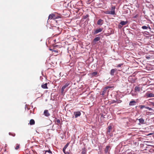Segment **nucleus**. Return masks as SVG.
Segmentation results:
<instances>
[{"label":"nucleus","instance_id":"nucleus-33","mask_svg":"<svg viewBox=\"0 0 154 154\" xmlns=\"http://www.w3.org/2000/svg\"><path fill=\"white\" fill-rule=\"evenodd\" d=\"M89 16V15H88V14H87L84 17V19H86Z\"/></svg>","mask_w":154,"mask_h":154},{"label":"nucleus","instance_id":"nucleus-24","mask_svg":"<svg viewBox=\"0 0 154 154\" xmlns=\"http://www.w3.org/2000/svg\"><path fill=\"white\" fill-rule=\"evenodd\" d=\"M86 152V151L85 150V149H83L81 152L82 154H85Z\"/></svg>","mask_w":154,"mask_h":154},{"label":"nucleus","instance_id":"nucleus-23","mask_svg":"<svg viewBox=\"0 0 154 154\" xmlns=\"http://www.w3.org/2000/svg\"><path fill=\"white\" fill-rule=\"evenodd\" d=\"M47 152L49 153L52 154V152L50 151V149L48 150L45 151V154H47Z\"/></svg>","mask_w":154,"mask_h":154},{"label":"nucleus","instance_id":"nucleus-27","mask_svg":"<svg viewBox=\"0 0 154 154\" xmlns=\"http://www.w3.org/2000/svg\"><path fill=\"white\" fill-rule=\"evenodd\" d=\"M124 64L123 63H122L121 64H119L117 65V66H116L117 67H121Z\"/></svg>","mask_w":154,"mask_h":154},{"label":"nucleus","instance_id":"nucleus-19","mask_svg":"<svg viewBox=\"0 0 154 154\" xmlns=\"http://www.w3.org/2000/svg\"><path fill=\"white\" fill-rule=\"evenodd\" d=\"M47 85V83H46L42 85L41 86L44 89H47V88H48Z\"/></svg>","mask_w":154,"mask_h":154},{"label":"nucleus","instance_id":"nucleus-31","mask_svg":"<svg viewBox=\"0 0 154 154\" xmlns=\"http://www.w3.org/2000/svg\"><path fill=\"white\" fill-rule=\"evenodd\" d=\"M66 149H64V148H63V152H64V153L65 154H68L69 153L68 152H65Z\"/></svg>","mask_w":154,"mask_h":154},{"label":"nucleus","instance_id":"nucleus-16","mask_svg":"<svg viewBox=\"0 0 154 154\" xmlns=\"http://www.w3.org/2000/svg\"><path fill=\"white\" fill-rule=\"evenodd\" d=\"M142 29H147L148 28L150 29V27L148 25L147 26H143L141 27Z\"/></svg>","mask_w":154,"mask_h":154},{"label":"nucleus","instance_id":"nucleus-26","mask_svg":"<svg viewBox=\"0 0 154 154\" xmlns=\"http://www.w3.org/2000/svg\"><path fill=\"white\" fill-rule=\"evenodd\" d=\"M145 108H146V109H148L149 111H151V110H153V109L152 108H150L148 106H146L145 107Z\"/></svg>","mask_w":154,"mask_h":154},{"label":"nucleus","instance_id":"nucleus-10","mask_svg":"<svg viewBox=\"0 0 154 154\" xmlns=\"http://www.w3.org/2000/svg\"><path fill=\"white\" fill-rule=\"evenodd\" d=\"M136 102L134 100L131 101L129 103V105L130 106H134L136 104Z\"/></svg>","mask_w":154,"mask_h":154},{"label":"nucleus","instance_id":"nucleus-29","mask_svg":"<svg viewBox=\"0 0 154 154\" xmlns=\"http://www.w3.org/2000/svg\"><path fill=\"white\" fill-rule=\"evenodd\" d=\"M140 108V109H143V108H145L146 106H145L144 105H140L139 106Z\"/></svg>","mask_w":154,"mask_h":154},{"label":"nucleus","instance_id":"nucleus-18","mask_svg":"<svg viewBox=\"0 0 154 154\" xmlns=\"http://www.w3.org/2000/svg\"><path fill=\"white\" fill-rule=\"evenodd\" d=\"M100 39V37H95L94 39V42H96L99 41Z\"/></svg>","mask_w":154,"mask_h":154},{"label":"nucleus","instance_id":"nucleus-32","mask_svg":"<svg viewBox=\"0 0 154 154\" xmlns=\"http://www.w3.org/2000/svg\"><path fill=\"white\" fill-rule=\"evenodd\" d=\"M104 13L106 14H110V11H105Z\"/></svg>","mask_w":154,"mask_h":154},{"label":"nucleus","instance_id":"nucleus-2","mask_svg":"<svg viewBox=\"0 0 154 154\" xmlns=\"http://www.w3.org/2000/svg\"><path fill=\"white\" fill-rule=\"evenodd\" d=\"M74 116H73L72 118H76L80 116L81 115V113L80 111H75L73 113Z\"/></svg>","mask_w":154,"mask_h":154},{"label":"nucleus","instance_id":"nucleus-14","mask_svg":"<svg viewBox=\"0 0 154 154\" xmlns=\"http://www.w3.org/2000/svg\"><path fill=\"white\" fill-rule=\"evenodd\" d=\"M128 23V21H121L120 23V24L122 26H124L126 24H127Z\"/></svg>","mask_w":154,"mask_h":154},{"label":"nucleus","instance_id":"nucleus-11","mask_svg":"<svg viewBox=\"0 0 154 154\" xmlns=\"http://www.w3.org/2000/svg\"><path fill=\"white\" fill-rule=\"evenodd\" d=\"M117 71L116 69H112L110 71V74L111 75H114V72Z\"/></svg>","mask_w":154,"mask_h":154},{"label":"nucleus","instance_id":"nucleus-7","mask_svg":"<svg viewBox=\"0 0 154 154\" xmlns=\"http://www.w3.org/2000/svg\"><path fill=\"white\" fill-rule=\"evenodd\" d=\"M122 102V100H119L118 99H116V100H113L112 101V103H120Z\"/></svg>","mask_w":154,"mask_h":154},{"label":"nucleus","instance_id":"nucleus-35","mask_svg":"<svg viewBox=\"0 0 154 154\" xmlns=\"http://www.w3.org/2000/svg\"><path fill=\"white\" fill-rule=\"evenodd\" d=\"M138 16V15L137 14H136V15H135V16H134V17H133V18H137Z\"/></svg>","mask_w":154,"mask_h":154},{"label":"nucleus","instance_id":"nucleus-22","mask_svg":"<svg viewBox=\"0 0 154 154\" xmlns=\"http://www.w3.org/2000/svg\"><path fill=\"white\" fill-rule=\"evenodd\" d=\"M54 16L55 15L53 14H50L49 16L48 19H51L54 18Z\"/></svg>","mask_w":154,"mask_h":154},{"label":"nucleus","instance_id":"nucleus-20","mask_svg":"<svg viewBox=\"0 0 154 154\" xmlns=\"http://www.w3.org/2000/svg\"><path fill=\"white\" fill-rule=\"evenodd\" d=\"M35 121L33 119H31L30 120L29 122V124L30 125H34L35 124Z\"/></svg>","mask_w":154,"mask_h":154},{"label":"nucleus","instance_id":"nucleus-36","mask_svg":"<svg viewBox=\"0 0 154 154\" xmlns=\"http://www.w3.org/2000/svg\"><path fill=\"white\" fill-rule=\"evenodd\" d=\"M151 105L153 106H154V102H151Z\"/></svg>","mask_w":154,"mask_h":154},{"label":"nucleus","instance_id":"nucleus-37","mask_svg":"<svg viewBox=\"0 0 154 154\" xmlns=\"http://www.w3.org/2000/svg\"><path fill=\"white\" fill-rule=\"evenodd\" d=\"M146 58L147 59H150V57L149 56H146Z\"/></svg>","mask_w":154,"mask_h":154},{"label":"nucleus","instance_id":"nucleus-13","mask_svg":"<svg viewBox=\"0 0 154 154\" xmlns=\"http://www.w3.org/2000/svg\"><path fill=\"white\" fill-rule=\"evenodd\" d=\"M140 87L138 86H136L134 88L135 91L136 92H139L140 91Z\"/></svg>","mask_w":154,"mask_h":154},{"label":"nucleus","instance_id":"nucleus-8","mask_svg":"<svg viewBox=\"0 0 154 154\" xmlns=\"http://www.w3.org/2000/svg\"><path fill=\"white\" fill-rule=\"evenodd\" d=\"M103 20L101 19H99L97 21V24L98 25L101 26L103 25Z\"/></svg>","mask_w":154,"mask_h":154},{"label":"nucleus","instance_id":"nucleus-17","mask_svg":"<svg viewBox=\"0 0 154 154\" xmlns=\"http://www.w3.org/2000/svg\"><path fill=\"white\" fill-rule=\"evenodd\" d=\"M146 96L149 97H154V94L152 93H148L146 94Z\"/></svg>","mask_w":154,"mask_h":154},{"label":"nucleus","instance_id":"nucleus-1","mask_svg":"<svg viewBox=\"0 0 154 154\" xmlns=\"http://www.w3.org/2000/svg\"><path fill=\"white\" fill-rule=\"evenodd\" d=\"M71 84V82L70 81H68L67 82L65 85H63L62 88L61 89V92L62 94L63 93L64 90L67 87L69 86Z\"/></svg>","mask_w":154,"mask_h":154},{"label":"nucleus","instance_id":"nucleus-21","mask_svg":"<svg viewBox=\"0 0 154 154\" xmlns=\"http://www.w3.org/2000/svg\"><path fill=\"white\" fill-rule=\"evenodd\" d=\"M131 94L133 96H137V93L135 91L134 92L133 91H131Z\"/></svg>","mask_w":154,"mask_h":154},{"label":"nucleus","instance_id":"nucleus-25","mask_svg":"<svg viewBox=\"0 0 154 154\" xmlns=\"http://www.w3.org/2000/svg\"><path fill=\"white\" fill-rule=\"evenodd\" d=\"M97 72H94L92 73V75L93 76H95L97 74Z\"/></svg>","mask_w":154,"mask_h":154},{"label":"nucleus","instance_id":"nucleus-9","mask_svg":"<svg viewBox=\"0 0 154 154\" xmlns=\"http://www.w3.org/2000/svg\"><path fill=\"white\" fill-rule=\"evenodd\" d=\"M44 114L45 116L48 117L50 115V114L49 113L48 111L47 110H45L44 111Z\"/></svg>","mask_w":154,"mask_h":154},{"label":"nucleus","instance_id":"nucleus-12","mask_svg":"<svg viewBox=\"0 0 154 154\" xmlns=\"http://www.w3.org/2000/svg\"><path fill=\"white\" fill-rule=\"evenodd\" d=\"M138 120L139 122L140 123L139 124V125H140V123L141 124H144V120L143 118H140L138 119Z\"/></svg>","mask_w":154,"mask_h":154},{"label":"nucleus","instance_id":"nucleus-38","mask_svg":"<svg viewBox=\"0 0 154 154\" xmlns=\"http://www.w3.org/2000/svg\"><path fill=\"white\" fill-rule=\"evenodd\" d=\"M49 50H51V49H49Z\"/></svg>","mask_w":154,"mask_h":154},{"label":"nucleus","instance_id":"nucleus-34","mask_svg":"<svg viewBox=\"0 0 154 154\" xmlns=\"http://www.w3.org/2000/svg\"><path fill=\"white\" fill-rule=\"evenodd\" d=\"M56 122L57 123H60V121L59 119H57Z\"/></svg>","mask_w":154,"mask_h":154},{"label":"nucleus","instance_id":"nucleus-28","mask_svg":"<svg viewBox=\"0 0 154 154\" xmlns=\"http://www.w3.org/2000/svg\"><path fill=\"white\" fill-rule=\"evenodd\" d=\"M16 145L17 146H16V147L15 148V149L16 150H17V149H18L19 148L20 144H17Z\"/></svg>","mask_w":154,"mask_h":154},{"label":"nucleus","instance_id":"nucleus-15","mask_svg":"<svg viewBox=\"0 0 154 154\" xmlns=\"http://www.w3.org/2000/svg\"><path fill=\"white\" fill-rule=\"evenodd\" d=\"M110 147L109 146H106L105 150V153H107L108 152Z\"/></svg>","mask_w":154,"mask_h":154},{"label":"nucleus","instance_id":"nucleus-3","mask_svg":"<svg viewBox=\"0 0 154 154\" xmlns=\"http://www.w3.org/2000/svg\"><path fill=\"white\" fill-rule=\"evenodd\" d=\"M112 129V127L111 125H109L107 129L106 134L107 135H110V134L111 130Z\"/></svg>","mask_w":154,"mask_h":154},{"label":"nucleus","instance_id":"nucleus-4","mask_svg":"<svg viewBox=\"0 0 154 154\" xmlns=\"http://www.w3.org/2000/svg\"><path fill=\"white\" fill-rule=\"evenodd\" d=\"M103 29L102 28H99L98 29L95 30L94 32H93L94 35L97 34L98 33L102 31Z\"/></svg>","mask_w":154,"mask_h":154},{"label":"nucleus","instance_id":"nucleus-5","mask_svg":"<svg viewBox=\"0 0 154 154\" xmlns=\"http://www.w3.org/2000/svg\"><path fill=\"white\" fill-rule=\"evenodd\" d=\"M110 88V87L108 86H106L103 89V90L102 91V93L101 94V95L102 96L104 95L105 94L106 92L107 89H108Z\"/></svg>","mask_w":154,"mask_h":154},{"label":"nucleus","instance_id":"nucleus-6","mask_svg":"<svg viewBox=\"0 0 154 154\" xmlns=\"http://www.w3.org/2000/svg\"><path fill=\"white\" fill-rule=\"evenodd\" d=\"M115 7L114 6L112 7L111 8V11H110V14L115 15Z\"/></svg>","mask_w":154,"mask_h":154},{"label":"nucleus","instance_id":"nucleus-30","mask_svg":"<svg viewBox=\"0 0 154 154\" xmlns=\"http://www.w3.org/2000/svg\"><path fill=\"white\" fill-rule=\"evenodd\" d=\"M69 145V143H67V144L64 146L63 148L64 149H66L67 147L68 146V145Z\"/></svg>","mask_w":154,"mask_h":154}]
</instances>
